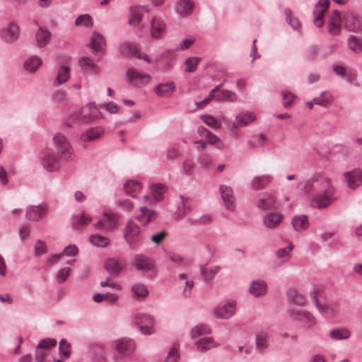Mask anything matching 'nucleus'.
Wrapping results in <instances>:
<instances>
[{"instance_id":"nucleus-28","label":"nucleus","mask_w":362,"mask_h":362,"mask_svg":"<svg viewBox=\"0 0 362 362\" xmlns=\"http://www.w3.org/2000/svg\"><path fill=\"white\" fill-rule=\"evenodd\" d=\"M267 286L263 281L257 280L252 282L249 288L250 293L255 297L262 296L266 294Z\"/></svg>"},{"instance_id":"nucleus-9","label":"nucleus","mask_w":362,"mask_h":362,"mask_svg":"<svg viewBox=\"0 0 362 362\" xmlns=\"http://www.w3.org/2000/svg\"><path fill=\"white\" fill-rule=\"evenodd\" d=\"M136 322L142 333L151 334L154 332V320L152 316L146 314H138L136 316Z\"/></svg>"},{"instance_id":"nucleus-16","label":"nucleus","mask_w":362,"mask_h":362,"mask_svg":"<svg viewBox=\"0 0 362 362\" xmlns=\"http://www.w3.org/2000/svg\"><path fill=\"white\" fill-rule=\"evenodd\" d=\"M284 218L283 214L279 212H272L263 218V223L266 228L269 229H275L278 228Z\"/></svg>"},{"instance_id":"nucleus-2","label":"nucleus","mask_w":362,"mask_h":362,"mask_svg":"<svg viewBox=\"0 0 362 362\" xmlns=\"http://www.w3.org/2000/svg\"><path fill=\"white\" fill-rule=\"evenodd\" d=\"M53 141L59 159L65 162L71 160L74 157V150L66 137L58 133L54 136Z\"/></svg>"},{"instance_id":"nucleus-62","label":"nucleus","mask_w":362,"mask_h":362,"mask_svg":"<svg viewBox=\"0 0 362 362\" xmlns=\"http://www.w3.org/2000/svg\"><path fill=\"white\" fill-rule=\"evenodd\" d=\"M236 98V94L234 92L228 90H224L221 92L218 99L225 101H234L235 100Z\"/></svg>"},{"instance_id":"nucleus-12","label":"nucleus","mask_w":362,"mask_h":362,"mask_svg":"<svg viewBox=\"0 0 362 362\" xmlns=\"http://www.w3.org/2000/svg\"><path fill=\"white\" fill-rule=\"evenodd\" d=\"M290 315L294 320L301 321L305 324L308 327H314L317 322L315 316L307 310H293L291 311Z\"/></svg>"},{"instance_id":"nucleus-57","label":"nucleus","mask_w":362,"mask_h":362,"mask_svg":"<svg viewBox=\"0 0 362 362\" xmlns=\"http://www.w3.org/2000/svg\"><path fill=\"white\" fill-rule=\"evenodd\" d=\"M201 61L199 57H191L188 58L185 61L186 69L185 71L187 72H194L197 67L198 64Z\"/></svg>"},{"instance_id":"nucleus-15","label":"nucleus","mask_w":362,"mask_h":362,"mask_svg":"<svg viewBox=\"0 0 362 362\" xmlns=\"http://www.w3.org/2000/svg\"><path fill=\"white\" fill-rule=\"evenodd\" d=\"M341 22L340 13L337 10L334 11L328 21V33L332 35H339L341 30Z\"/></svg>"},{"instance_id":"nucleus-53","label":"nucleus","mask_w":362,"mask_h":362,"mask_svg":"<svg viewBox=\"0 0 362 362\" xmlns=\"http://www.w3.org/2000/svg\"><path fill=\"white\" fill-rule=\"evenodd\" d=\"M284 13L287 23L289 24L293 29L300 30L301 27L300 24L298 19L292 16L291 11L289 9H285Z\"/></svg>"},{"instance_id":"nucleus-36","label":"nucleus","mask_w":362,"mask_h":362,"mask_svg":"<svg viewBox=\"0 0 362 362\" xmlns=\"http://www.w3.org/2000/svg\"><path fill=\"white\" fill-rule=\"evenodd\" d=\"M178 281L180 284H184L185 286L183 289V295L185 297H189L194 286L193 279L189 277L186 274H180L178 276Z\"/></svg>"},{"instance_id":"nucleus-37","label":"nucleus","mask_w":362,"mask_h":362,"mask_svg":"<svg viewBox=\"0 0 362 362\" xmlns=\"http://www.w3.org/2000/svg\"><path fill=\"white\" fill-rule=\"evenodd\" d=\"M105 41L104 37L98 32H94L88 47L93 51H100L105 45Z\"/></svg>"},{"instance_id":"nucleus-52","label":"nucleus","mask_w":362,"mask_h":362,"mask_svg":"<svg viewBox=\"0 0 362 362\" xmlns=\"http://www.w3.org/2000/svg\"><path fill=\"white\" fill-rule=\"evenodd\" d=\"M210 328L204 324H199L193 327L191 330L192 338H196L200 335L210 333Z\"/></svg>"},{"instance_id":"nucleus-4","label":"nucleus","mask_w":362,"mask_h":362,"mask_svg":"<svg viewBox=\"0 0 362 362\" xmlns=\"http://www.w3.org/2000/svg\"><path fill=\"white\" fill-rule=\"evenodd\" d=\"M119 216L112 212H104L100 219L95 224L97 229L113 230L118 227Z\"/></svg>"},{"instance_id":"nucleus-56","label":"nucleus","mask_w":362,"mask_h":362,"mask_svg":"<svg viewBox=\"0 0 362 362\" xmlns=\"http://www.w3.org/2000/svg\"><path fill=\"white\" fill-rule=\"evenodd\" d=\"M76 25H83L86 28H90L93 25L91 17L88 14L80 15L75 21Z\"/></svg>"},{"instance_id":"nucleus-26","label":"nucleus","mask_w":362,"mask_h":362,"mask_svg":"<svg viewBox=\"0 0 362 362\" xmlns=\"http://www.w3.org/2000/svg\"><path fill=\"white\" fill-rule=\"evenodd\" d=\"M291 225L296 231H303L309 227L308 218L306 215L295 216L291 218Z\"/></svg>"},{"instance_id":"nucleus-14","label":"nucleus","mask_w":362,"mask_h":362,"mask_svg":"<svg viewBox=\"0 0 362 362\" xmlns=\"http://www.w3.org/2000/svg\"><path fill=\"white\" fill-rule=\"evenodd\" d=\"M47 214V207L46 204L39 206H30L26 209V218L33 221H40Z\"/></svg>"},{"instance_id":"nucleus-42","label":"nucleus","mask_w":362,"mask_h":362,"mask_svg":"<svg viewBox=\"0 0 362 362\" xmlns=\"http://www.w3.org/2000/svg\"><path fill=\"white\" fill-rule=\"evenodd\" d=\"M152 194L156 202L163 199V194L167 191V187L164 184H154L151 186Z\"/></svg>"},{"instance_id":"nucleus-18","label":"nucleus","mask_w":362,"mask_h":362,"mask_svg":"<svg viewBox=\"0 0 362 362\" xmlns=\"http://www.w3.org/2000/svg\"><path fill=\"white\" fill-rule=\"evenodd\" d=\"M127 76L129 81L134 83L135 86L148 83L151 79V77L148 74H141L135 71L134 69L127 70Z\"/></svg>"},{"instance_id":"nucleus-54","label":"nucleus","mask_w":362,"mask_h":362,"mask_svg":"<svg viewBox=\"0 0 362 362\" xmlns=\"http://www.w3.org/2000/svg\"><path fill=\"white\" fill-rule=\"evenodd\" d=\"M90 243L98 247H106L109 245V239L100 235H93L90 237Z\"/></svg>"},{"instance_id":"nucleus-46","label":"nucleus","mask_w":362,"mask_h":362,"mask_svg":"<svg viewBox=\"0 0 362 362\" xmlns=\"http://www.w3.org/2000/svg\"><path fill=\"white\" fill-rule=\"evenodd\" d=\"M132 292L134 298H145L148 294V291L145 285L142 284H136L132 287Z\"/></svg>"},{"instance_id":"nucleus-17","label":"nucleus","mask_w":362,"mask_h":362,"mask_svg":"<svg viewBox=\"0 0 362 362\" xmlns=\"http://www.w3.org/2000/svg\"><path fill=\"white\" fill-rule=\"evenodd\" d=\"M219 189L226 208L233 211L235 208V198L232 188L227 185H221Z\"/></svg>"},{"instance_id":"nucleus-7","label":"nucleus","mask_w":362,"mask_h":362,"mask_svg":"<svg viewBox=\"0 0 362 362\" xmlns=\"http://www.w3.org/2000/svg\"><path fill=\"white\" fill-rule=\"evenodd\" d=\"M344 181L349 188L356 189L362 185V170L356 168L343 173Z\"/></svg>"},{"instance_id":"nucleus-40","label":"nucleus","mask_w":362,"mask_h":362,"mask_svg":"<svg viewBox=\"0 0 362 362\" xmlns=\"http://www.w3.org/2000/svg\"><path fill=\"white\" fill-rule=\"evenodd\" d=\"M321 178H325L324 177L321 176V175H317V176H314L312 178H310V180H308L305 183V193H309L313 188L314 189H318L320 188V185H322L325 182L323 180H321Z\"/></svg>"},{"instance_id":"nucleus-6","label":"nucleus","mask_w":362,"mask_h":362,"mask_svg":"<svg viewBox=\"0 0 362 362\" xmlns=\"http://www.w3.org/2000/svg\"><path fill=\"white\" fill-rule=\"evenodd\" d=\"M20 35L19 27L13 23H8L0 30V36L3 41L6 43L16 42Z\"/></svg>"},{"instance_id":"nucleus-11","label":"nucleus","mask_w":362,"mask_h":362,"mask_svg":"<svg viewBox=\"0 0 362 362\" xmlns=\"http://www.w3.org/2000/svg\"><path fill=\"white\" fill-rule=\"evenodd\" d=\"M330 1L329 0H320L315 7L313 14L315 18L313 23L317 28H321L324 25V14L329 8Z\"/></svg>"},{"instance_id":"nucleus-33","label":"nucleus","mask_w":362,"mask_h":362,"mask_svg":"<svg viewBox=\"0 0 362 362\" xmlns=\"http://www.w3.org/2000/svg\"><path fill=\"white\" fill-rule=\"evenodd\" d=\"M288 299L298 305L303 306L306 303L305 297L296 288H290L286 292Z\"/></svg>"},{"instance_id":"nucleus-19","label":"nucleus","mask_w":362,"mask_h":362,"mask_svg":"<svg viewBox=\"0 0 362 362\" xmlns=\"http://www.w3.org/2000/svg\"><path fill=\"white\" fill-rule=\"evenodd\" d=\"M139 211L140 214L136 216V219L144 226L155 221L158 216L157 212L155 210L146 206H141Z\"/></svg>"},{"instance_id":"nucleus-38","label":"nucleus","mask_w":362,"mask_h":362,"mask_svg":"<svg viewBox=\"0 0 362 362\" xmlns=\"http://www.w3.org/2000/svg\"><path fill=\"white\" fill-rule=\"evenodd\" d=\"M350 336V330L345 327L334 329L329 332V337L334 340L347 339Z\"/></svg>"},{"instance_id":"nucleus-61","label":"nucleus","mask_w":362,"mask_h":362,"mask_svg":"<svg viewBox=\"0 0 362 362\" xmlns=\"http://www.w3.org/2000/svg\"><path fill=\"white\" fill-rule=\"evenodd\" d=\"M182 207L178 209V211H176L174 214V218L176 220L182 219L183 217H185V216L186 214L187 209L188 208V206H187V199H185L183 197H182Z\"/></svg>"},{"instance_id":"nucleus-24","label":"nucleus","mask_w":362,"mask_h":362,"mask_svg":"<svg viewBox=\"0 0 362 362\" xmlns=\"http://www.w3.org/2000/svg\"><path fill=\"white\" fill-rule=\"evenodd\" d=\"M255 346L258 351L262 352L269 347V333L259 330L255 334Z\"/></svg>"},{"instance_id":"nucleus-22","label":"nucleus","mask_w":362,"mask_h":362,"mask_svg":"<svg viewBox=\"0 0 362 362\" xmlns=\"http://www.w3.org/2000/svg\"><path fill=\"white\" fill-rule=\"evenodd\" d=\"M273 177L270 175H261L255 176L251 181V187L254 189H262L272 183Z\"/></svg>"},{"instance_id":"nucleus-39","label":"nucleus","mask_w":362,"mask_h":362,"mask_svg":"<svg viewBox=\"0 0 362 362\" xmlns=\"http://www.w3.org/2000/svg\"><path fill=\"white\" fill-rule=\"evenodd\" d=\"M126 193L132 195V197H136L137 194L141 189V185L135 180H129L124 185Z\"/></svg>"},{"instance_id":"nucleus-41","label":"nucleus","mask_w":362,"mask_h":362,"mask_svg":"<svg viewBox=\"0 0 362 362\" xmlns=\"http://www.w3.org/2000/svg\"><path fill=\"white\" fill-rule=\"evenodd\" d=\"M105 268L109 273L113 275H117L121 272L122 265L119 260L111 258L106 262Z\"/></svg>"},{"instance_id":"nucleus-23","label":"nucleus","mask_w":362,"mask_h":362,"mask_svg":"<svg viewBox=\"0 0 362 362\" xmlns=\"http://www.w3.org/2000/svg\"><path fill=\"white\" fill-rule=\"evenodd\" d=\"M144 11H148L145 6L131 7L129 10L130 17L128 21L129 24L133 26L138 25L142 20Z\"/></svg>"},{"instance_id":"nucleus-45","label":"nucleus","mask_w":362,"mask_h":362,"mask_svg":"<svg viewBox=\"0 0 362 362\" xmlns=\"http://www.w3.org/2000/svg\"><path fill=\"white\" fill-rule=\"evenodd\" d=\"M219 270L220 267L216 265L212 266L209 268L202 266L201 267V274L205 281H209L214 277Z\"/></svg>"},{"instance_id":"nucleus-29","label":"nucleus","mask_w":362,"mask_h":362,"mask_svg":"<svg viewBox=\"0 0 362 362\" xmlns=\"http://www.w3.org/2000/svg\"><path fill=\"white\" fill-rule=\"evenodd\" d=\"M35 39L37 46L38 47H44L49 42L51 33L48 30L40 27L35 33Z\"/></svg>"},{"instance_id":"nucleus-48","label":"nucleus","mask_w":362,"mask_h":362,"mask_svg":"<svg viewBox=\"0 0 362 362\" xmlns=\"http://www.w3.org/2000/svg\"><path fill=\"white\" fill-rule=\"evenodd\" d=\"M332 101V96L329 92H322L320 95L313 99L316 105L323 107L328 106Z\"/></svg>"},{"instance_id":"nucleus-25","label":"nucleus","mask_w":362,"mask_h":362,"mask_svg":"<svg viewBox=\"0 0 362 362\" xmlns=\"http://www.w3.org/2000/svg\"><path fill=\"white\" fill-rule=\"evenodd\" d=\"M276 199L271 194H263L257 201V206L263 210H269L275 207Z\"/></svg>"},{"instance_id":"nucleus-55","label":"nucleus","mask_w":362,"mask_h":362,"mask_svg":"<svg viewBox=\"0 0 362 362\" xmlns=\"http://www.w3.org/2000/svg\"><path fill=\"white\" fill-rule=\"evenodd\" d=\"M202 119L212 128H218L221 126V121L211 115H204L202 117Z\"/></svg>"},{"instance_id":"nucleus-13","label":"nucleus","mask_w":362,"mask_h":362,"mask_svg":"<svg viewBox=\"0 0 362 362\" xmlns=\"http://www.w3.org/2000/svg\"><path fill=\"white\" fill-rule=\"evenodd\" d=\"M344 26L351 32H357L362 28V20L353 12H347L343 16Z\"/></svg>"},{"instance_id":"nucleus-60","label":"nucleus","mask_w":362,"mask_h":362,"mask_svg":"<svg viewBox=\"0 0 362 362\" xmlns=\"http://www.w3.org/2000/svg\"><path fill=\"white\" fill-rule=\"evenodd\" d=\"M59 349L63 356L68 358L70 356L71 345L66 339H63L60 341Z\"/></svg>"},{"instance_id":"nucleus-32","label":"nucleus","mask_w":362,"mask_h":362,"mask_svg":"<svg viewBox=\"0 0 362 362\" xmlns=\"http://www.w3.org/2000/svg\"><path fill=\"white\" fill-rule=\"evenodd\" d=\"M103 134V130L100 127L90 128L81 134V140L83 142L93 141L98 139Z\"/></svg>"},{"instance_id":"nucleus-58","label":"nucleus","mask_w":362,"mask_h":362,"mask_svg":"<svg viewBox=\"0 0 362 362\" xmlns=\"http://www.w3.org/2000/svg\"><path fill=\"white\" fill-rule=\"evenodd\" d=\"M283 105L285 107L291 106L293 103L295 96L289 91L284 90L281 92Z\"/></svg>"},{"instance_id":"nucleus-34","label":"nucleus","mask_w":362,"mask_h":362,"mask_svg":"<svg viewBox=\"0 0 362 362\" xmlns=\"http://www.w3.org/2000/svg\"><path fill=\"white\" fill-rule=\"evenodd\" d=\"M194 4L192 0H180L176 5V11L182 16H187L192 12Z\"/></svg>"},{"instance_id":"nucleus-5","label":"nucleus","mask_w":362,"mask_h":362,"mask_svg":"<svg viewBox=\"0 0 362 362\" xmlns=\"http://www.w3.org/2000/svg\"><path fill=\"white\" fill-rule=\"evenodd\" d=\"M236 304L235 301L230 300L218 305L214 309V315L220 319H228L235 312Z\"/></svg>"},{"instance_id":"nucleus-51","label":"nucleus","mask_w":362,"mask_h":362,"mask_svg":"<svg viewBox=\"0 0 362 362\" xmlns=\"http://www.w3.org/2000/svg\"><path fill=\"white\" fill-rule=\"evenodd\" d=\"M348 47L355 53H360L362 51V42L355 36L351 35L348 39Z\"/></svg>"},{"instance_id":"nucleus-44","label":"nucleus","mask_w":362,"mask_h":362,"mask_svg":"<svg viewBox=\"0 0 362 362\" xmlns=\"http://www.w3.org/2000/svg\"><path fill=\"white\" fill-rule=\"evenodd\" d=\"M90 221L91 217L84 212L79 216H74L73 217L74 226L77 229L88 225Z\"/></svg>"},{"instance_id":"nucleus-21","label":"nucleus","mask_w":362,"mask_h":362,"mask_svg":"<svg viewBox=\"0 0 362 362\" xmlns=\"http://www.w3.org/2000/svg\"><path fill=\"white\" fill-rule=\"evenodd\" d=\"M317 310L327 317H334L339 313V307L334 303H317L315 305Z\"/></svg>"},{"instance_id":"nucleus-10","label":"nucleus","mask_w":362,"mask_h":362,"mask_svg":"<svg viewBox=\"0 0 362 362\" xmlns=\"http://www.w3.org/2000/svg\"><path fill=\"white\" fill-rule=\"evenodd\" d=\"M135 343L130 339L124 337L115 341V347L117 351L124 356H130L135 350Z\"/></svg>"},{"instance_id":"nucleus-43","label":"nucleus","mask_w":362,"mask_h":362,"mask_svg":"<svg viewBox=\"0 0 362 362\" xmlns=\"http://www.w3.org/2000/svg\"><path fill=\"white\" fill-rule=\"evenodd\" d=\"M42 64V60L38 57H31L24 63L25 69L30 72L35 71Z\"/></svg>"},{"instance_id":"nucleus-49","label":"nucleus","mask_w":362,"mask_h":362,"mask_svg":"<svg viewBox=\"0 0 362 362\" xmlns=\"http://www.w3.org/2000/svg\"><path fill=\"white\" fill-rule=\"evenodd\" d=\"M267 141V139L264 135L263 134H257L252 136L249 140H248V144L252 148H259L262 147L265 145Z\"/></svg>"},{"instance_id":"nucleus-20","label":"nucleus","mask_w":362,"mask_h":362,"mask_svg":"<svg viewBox=\"0 0 362 362\" xmlns=\"http://www.w3.org/2000/svg\"><path fill=\"white\" fill-rule=\"evenodd\" d=\"M165 23L157 18H153L151 23V34L153 38L160 39L165 33Z\"/></svg>"},{"instance_id":"nucleus-27","label":"nucleus","mask_w":362,"mask_h":362,"mask_svg":"<svg viewBox=\"0 0 362 362\" xmlns=\"http://www.w3.org/2000/svg\"><path fill=\"white\" fill-rule=\"evenodd\" d=\"M134 261L138 270H151L153 267V260L144 255H136Z\"/></svg>"},{"instance_id":"nucleus-1","label":"nucleus","mask_w":362,"mask_h":362,"mask_svg":"<svg viewBox=\"0 0 362 362\" xmlns=\"http://www.w3.org/2000/svg\"><path fill=\"white\" fill-rule=\"evenodd\" d=\"M325 182L322 185L325 189L322 193L316 194L311 200L313 207L318 209L325 208L334 202L337 198L334 197V189L332 186L330 178H321Z\"/></svg>"},{"instance_id":"nucleus-35","label":"nucleus","mask_w":362,"mask_h":362,"mask_svg":"<svg viewBox=\"0 0 362 362\" xmlns=\"http://www.w3.org/2000/svg\"><path fill=\"white\" fill-rule=\"evenodd\" d=\"M196 346L197 350L206 351L217 347L218 344L211 337H203L197 341Z\"/></svg>"},{"instance_id":"nucleus-30","label":"nucleus","mask_w":362,"mask_h":362,"mask_svg":"<svg viewBox=\"0 0 362 362\" xmlns=\"http://www.w3.org/2000/svg\"><path fill=\"white\" fill-rule=\"evenodd\" d=\"M175 90V85L173 82H167L158 85L155 88V93L160 97L168 98L170 96Z\"/></svg>"},{"instance_id":"nucleus-63","label":"nucleus","mask_w":362,"mask_h":362,"mask_svg":"<svg viewBox=\"0 0 362 362\" xmlns=\"http://www.w3.org/2000/svg\"><path fill=\"white\" fill-rule=\"evenodd\" d=\"M322 293V288L320 286H314L310 291V296L313 300L315 305L320 303L319 298L321 297Z\"/></svg>"},{"instance_id":"nucleus-31","label":"nucleus","mask_w":362,"mask_h":362,"mask_svg":"<svg viewBox=\"0 0 362 362\" xmlns=\"http://www.w3.org/2000/svg\"><path fill=\"white\" fill-rule=\"evenodd\" d=\"M235 119L232 122V128L244 127L255 119V115H233Z\"/></svg>"},{"instance_id":"nucleus-3","label":"nucleus","mask_w":362,"mask_h":362,"mask_svg":"<svg viewBox=\"0 0 362 362\" xmlns=\"http://www.w3.org/2000/svg\"><path fill=\"white\" fill-rule=\"evenodd\" d=\"M123 236L130 248L135 249L141 240V228L132 220L126 223L123 229Z\"/></svg>"},{"instance_id":"nucleus-47","label":"nucleus","mask_w":362,"mask_h":362,"mask_svg":"<svg viewBox=\"0 0 362 362\" xmlns=\"http://www.w3.org/2000/svg\"><path fill=\"white\" fill-rule=\"evenodd\" d=\"M138 47L136 44H126L123 46V50H127L129 54H134L136 58L138 59H143L148 63H151V60L149 59V57L147 55L142 56L139 54L138 51Z\"/></svg>"},{"instance_id":"nucleus-59","label":"nucleus","mask_w":362,"mask_h":362,"mask_svg":"<svg viewBox=\"0 0 362 362\" xmlns=\"http://www.w3.org/2000/svg\"><path fill=\"white\" fill-rule=\"evenodd\" d=\"M293 244L288 242V245L284 248H280L276 252V255L279 259L288 257L290 252L293 249Z\"/></svg>"},{"instance_id":"nucleus-64","label":"nucleus","mask_w":362,"mask_h":362,"mask_svg":"<svg viewBox=\"0 0 362 362\" xmlns=\"http://www.w3.org/2000/svg\"><path fill=\"white\" fill-rule=\"evenodd\" d=\"M178 358V349L175 346H174L170 350L168 355L166 358L165 362H177Z\"/></svg>"},{"instance_id":"nucleus-8","label":"nucleus","mask_w":362,"mask_h":362,"mask_svg":"<svg viewBox=\"0 0 362 362\" xmlns=\"http://www.w3.org/2000/svg\"><path fill=\"white\" fill-rule=\"evenodd\" d=\"M42 165L47 170L52 172L59 168V158L50 150H47L42 153Z\"/></svg>"},{"instance_id":"nucleus-50","label":"nucleus","mask_w":362,"mask_h":362,"mask_svg":"<svg viewBox=\"0 0 362 362\" xmlns=\"http://www.w3.org/2000/svg\"><path fill=\"white\" fill-rule=\"evenodd\" d=\"M69 77L70 74L69 67L66 66H63L58 71L57 80L55 83H57V85H61L67 81Z\"/></svg>"}]
</instances>
